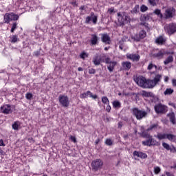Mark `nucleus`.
Wrapping results in <instances>:
<instances>
[{"instance_id":"obj_1","label":"nucleus","mask_w":176,"mask_h":176,"mask_svg":"<svg viewBox=\"0 0 176 176\" xmlns=\"http://www.w3.org/2000/svg\"><path fill=\"white\" fill-rule=\"evenodd\" d=\"M118 20L120 25H124V24H129L131 21L130 16L126 12H118Z\"/></svg>"},{"instance_id":"obj_2","label":"nucleus","mask_w":176,"mask_h":176,"mask_svg":"<svg viewBox=\"0 0 176 176\" xmlns=\"http://www.w3.org/2000/svg\"><path fill=\"white\" fill-rule=\"evenodd\" d=\"M16 20H19V15L14 14V13H6L4 15V22L9 24L10 21H16Z\"/></svg>"},{"instance_id":"obj_3","label":"nucleus","mask_w":176,"mask_h":176,"mask_svg":"<svg viewBox=\"0 0 176 176\" xmlns=\"http://www.w3.org/2000/svg\"><path fill=\"white\" fill-rule=\"evenodd\" d=\"M102 166H104V162L100 159L95 160L91 162L92 169L95 171L101 170V168H102Z\"/></svg>"},{"instance_id":"obj_4","label":"nucleus","mask_w":176,"mask_h":176,"mask_svg":"<svg viewBox=\"0 0 176 176\" xmlns=\"http://www.w3.org/2000/svg\"><path fill=\"white\" fill-rule=\"evenodd\" d=\"M154 109L156 113H166V112L168 111L167 106L162 104V103L155 104Z\"/></svg>"},{"instance_id":"obj_5","label":"nucleus","mask_w":176,"mask_h":176,"mask_svg":"<svg viewBox=\"0 0 176 176\" xmlns=\"http://www.w3.org/2000/svg\"><path fill=\"white\" fill-rule=\"evenodd\" d=\"M59 104L65 108H68V107H69V98L68 96L60 95L59 96Z\"/></svg>"},{"instance_id":"obj_6","label":"nucleus","mask_w":176,"mask_h":176,"mask_svg":"<svg viewBox=\"0 0 176 176\" xmlns=\"http://www.w3.org/2000/svg\"><path fill=\"white\" fill-rule=\"evenodd\" d=\"M133 113L138 120H141L142 118H145L146 116V113L144 111L139 110L137 108L133 109Z\"/></svg>"},{"instance_id":"obj_7","label":"nucleus","mask_w":176,"mask_h":176,"mask_svg":"<svg viewBox=\"0 0 176 176\" xmlns=\"http://www.w3.org/2000/svg\"><path fill=\"white\" fill-rule=\"evenodd\" d=\"M146 78L142 76H139L135 78V83H137V85H138V86H140V87L146 88Z\"/></svg>"},{"instance_id":"obj_8","label":"nucleus","mask_w":176,"mask_h":176,"mask_svg":"<svg viewBox=\"0 0 176 176\" xmlns=\"http://www.w3.org/2000/svg\"><path fill=\"white\" fill-rule=\"evenodd\" d=\"M104 63L106 64H109L107 65V69L109 71V72H113V69H115V67L116 66V62L111 61V58H107L104 60Z\"/></svg>"},{"instance_id":"obj_9","label":"nucleus","mask_w":176,"mask_h":176,"mask_svg":"<svg viewBox=\"0 0 176 176\" xmlns=\"http://www.w3.org/2000/svg\"><path fill=\"white\" fill-rule=\"evenodd\" d=\"M0 112L1 113H5L6 115H8L9 113H12V106L9 104H4L1 107Z\"/></svg>"},{"instance_id":"obj_10","label":"nucleus","mask_w":176,"mask_h":176,"mask_svg":"<svg viewBox=\"0 0 176 176\" xmlns=\"http://www.w3.org/2000/svg\"><path fill=\"white\" fill-rule=\"evenodd\" d=\"M142 144L146 146H151V145H156L157 142L152 138V136L148 137V140L142 142Z\"/></svg>"},{"instance_id":"obj_11","label":"nucleus","mask_w":176,"mask_h":176,"mask_svg":"<svg viewBox=\"0 0 176 176\" xmlns=\"http://www.w3.org/2000/svg\"><path fill=\"white\" fill-rule=\"evenodd\" d=\"M93 21L94 24H97V16L94 13L91 12V16H88L85 19V23L89 24L90 21Z\"/></svg>"},{"instance_id":"obj_12","label":"nucleus","mask_w":176,"mask_h":176,"mask_svg":"<svg viewBox=\"0 0 176 176\" xmlns=\"http://www.w3.org/2000/svg\"><path fill=\"white\" fill-rule=\"evenodd\" d=\"M80 98H87V97H91V98L96 100V98H97V95H93V93L88 91L87 92L82 94L80 96Z\"/></svg>"},{"instance_id":"obj_13","label":"nucleus","mask_w":176,"mask_h":176,"mask_svg":"<svg viewBox=\"0 0 176 176\" xmlns=\"http://www.w3.org/2000/svg\"><path fill=\"white\" fill-rule=\"evenodd\" d=\"M101 36L102 41L104 43H106L107 45H109V43H111V38H109V36H108V34H103L101 35Z\"/></svg>"},{"instance_id":"obj_14","label":"nucleus","mask_w":176,"mask_h":176,"mask_svg":"<svg viewBox=\"0 0 176 176\" xmlns=\"http://www.w3.org/2000/svg\"><path fill=\"white\" fill-rule=\"evenodd\" d=\"M168 29H166V31L168 32V34H174V32H176V25L175 24H171L167 26Z\"/></svg>"},{"instance_id":"obj_15","label":"nucleus","mask_w":176,"mask_h":176,"mask_svg":"<svg viewBox=\"0 0 176 176\" xmlns=\"http://www.w3.org/2000/svg\"><path fill=\"white\" fill-rule=\"evenodd\" d=\"M103 57H105V55H103L101 58L98 56H96L95 58H94V60H93L94 64L95 65H100V64H101V61L104 63V61Z\"/></svg>"},{"instance_id":"obj_16","label":"nucleus","mask_w":176,"mask_h":176,"mask_svg":"<svg viewBox=\"0 0 176 176\" xmlns=\"http://www.w3.org/2000/svg\"><path fill=\"white\" fill-rule=\"evenodd\" d=\"M133 156L140 157V159H146V157H148V155L146 153L140 151H134Z\"/></svg>"},{"instance_id":"obj_17","label":"nucleus","mask_w":176,"mask_h":176,"mask_svg":"<svg viewBox=\"0 0 176 176\" xmlns=\"http://www.w3.org/2000/svg\"><path fill=\"white\" fill-rule=\"evenodd\" d=\"M146 88L151 89L152 87H155L156 86V82H155V80H147L146 81Z\"/></svg>"},{"instance_id":"obj_18","label":"nucleus","mask_w":176,"mask_h":176,"mask_svg":"<svg viewBox=\"0 0 176 176\" xmlns=\"http://www.w3.org/2000/svg\"><path fill=\"white\" fill-rule=\"evenodd\" d=\"M127 58H129V60H133V61H138L140 60V56L137 54H127L126 55Z\"/></svg>"},{"instance_id":"obj_19","label":"nucleus","mask_w":176,"mask_h":176,"mask_svg":"<svg viewBox=\"0 0 176 176\" xmlns=\"http://www.w3.org/2000/svg\"><path fill=\"white\" fill-rule=\"evenodd\" d=\"M173 13H174V8H168L165 12V16L167 18L173 17Z\"/></svg>"},{"instance_id":"obj_20","label":"nucleus","mask_w":176,"mask_h":176,"mask_svg":"<svg viewBox=\"0 0 176 176\" xmlns=\"http://www.w3.org/2000/svg\"><path fill=\"white\" fill-rule=\"evenodd\" d=\"M166 139L169 141H171V142H176V135L171 134V133H167L166 134Z\"/></svg>"},{"instance_id":"obj_21","label":"nucleus","mask_w":176,"mask_h":176,"mask_svg":"<svg viewBox=\"0 0 176 176\" xmlns=\"http://www.w3.org/2000/svg\"><path fill=\"white\" fill-rule=\"evenodd\" d=\"M122 65L123 67V69H126V71H129V69L131 68V63L130 62H123L122 63Z\"/></svg>"},{"instance_id":"obj_22","label":"nucleus","mask_w":176,"mask_h":176,"mask_svg":"<svg viewBox=\"0 0 176 176\" xmlns=\"http://www.w3.org/2000/svg\"><path fill=\"white\" fill-rule=\"evenodd\" d=\"M168 116L170 118L171 123H173V124H175V114L174 112L168 113Z\"/></svg>"},{"instance_id":"obj_23","label":"nucleus","mask_w":176,"mask_h":176,"mask_svg":"<svg viewBox=\"0 0 176 176\" xmlns=\"http://www.w3.org/2000/svg\"><path fill=\"white\" fill-rule=\"evenodd\" d=\"M91 38V45H97V42H98V37L96 34H92Z\"/></svg>"},{"instance_id":"obj_24","label":"nucleus","mask_w":176,"mask_h":176,"mask_svg":"<svg viewBox=\"0 0 176 176\" xmlns=\"http://www.w3.org/2000/svg\"><path fill=\"white\" fill-rule=\"evenodd\" d=\"M165 54H166V52H164V50H161L158 53L154 54V56L157 58H163V56H164Z\"/></svg>"},{"instance_id":"obj_25","label":"nucleus","mask_w":176,"mask_h":176,"mask_svg":"<svg viewBox=\"0 0 176 176\" xmlns=\"http://www.w3.org/2000/svg\"><path fill=\"white\" fill-rule=\"evenodd\" d=\"M155 42L158 45H163L164 43V42H166V39H164V38H163V36H160L156 38Z\"/></svg>"},{"instance_id":"obj_26","label":"nucleus","mask_w":176,"mask_h":176,"mask_svg":"<svg viewBox=\"0 0 176 176\" xmlns=\"http://www.w3.org/2000/svg\"><path fill=\"white\" fill-rule=\"evenodd\" d=\"M146 36V32L144 30H142L139 33V38H136V41H140V39H144Z\"/></svg>"},{"instance_id":"obj_27","label":"nucleus","mask_w":176,"mask_h":176,"mask_svg":"<svg viewBox=\"0 0 176 176\" xmlns=\"http://www.w3.org/2000/svg\"><path fill=\"white\" fill-rule=\"evenodd\" d=\"M174 93V89L171 88H167L164 92V96H170V94H173Z\"/></svg>"},{"instance_id":"obj_28","label":"nucleus","mask_w":176,"mask_h":176,"mask_svg":"<svg viewBox=\"0 0 176 176\" xmlns=\"http://www.w3.org/2000/svg\"><path fill=\"white\" fill-rule=\"evenodd\" d=\"M157 138H158V140H166V138H167V134H166V133H158L157 135Z\"/></svg>"},{"instance_id":"obj_29","label":"nucleus","mask_w":176,"mask_h":176,"mask_svg":"<svg viewBox=\"0 0 176 176\" xmlns=\"http://www.w3.org/2000/svg\"><path fill=\"white\" fill-rule=\"evenodd\" d=\"M10 42H11V43H16V42H19V38L17 36L13 35L10 37Z\"/></svg>"},{"instance_id":"obj_30","label":"nucleus","mask_w":176,"mask_h":176,"mask_svg":"<svg viewBox=\"0 0 176 176\" xmlns=\"http://www.w3.org/2000/svg\"><path fill=\"white\" fill-rule=\"evenodd\" d=\"M173 56H169L164 61V64H165V65H167V64H170V63H173Z\"/></svg>"},{"instance_id":"obj_31","label":"nucleus","mask_w":176,"mask_h":176,"mask_svg":"<svg viewBox=\"0 0 176 176\" xmlns=\"http://www.w3.org/2000/svg\"><path fill=\"white\" fill-rule=\"evenodd\" d=\"M20 122H15L13 124H12V129L13 130H19V129H20Z\"/></svg>"},{"instance_id":"obj_32","label":"nucleus","mask_w":176,"mask_h":176,"mask_svg":"<svg viewBox=\"0 0 176 176\" xmlns=\"http://www.w3.org/2000/svg\"><path fill=\"white\" fill-rule=\"evenodd\" d=\"M160 79H162V74H157L155 76L153 80L157 85V83H159V82H160Z\"/></svg>"},{"instance_id":"obj_33","label":"nucleus","mask_w":176,"mask_h":176,"mask_svg":"<svg viewBox=\"0 0 176 176\" xmlns=\"http://www.w3.org/2000/svg\"><path fill=\"white\" fill-rule=\"evenodd\" d=\"M102 102L105 105H109V100L106 96L102 97Z\"/></svg>"},{"instance_id":"obj_34","label":"nucleus","mask_w":176,"mask_h":176,"mask_svg":"<svg viewBox=\"0 0 176 176\" xmlns=\"http://www.w3.org/2000/svg\"><path fill=\"white\" fill-rule=\"evenodd\" d=\"M113 107L114 108H120V102L115 100L113 102Z\"/></svg>"},{"instance_id":"obj_35","label":"nucleus","mask_w":176,"mask_h":176,"mask_svg":"<svg viewBox=\"0 0 176 176\" xmlns=\"http://www.w3.org/2000/svg\"><path fill=\"white\" fill-rule=\"evenodd\" d=\"M140 12V6L136 5L132 10V13H138Z\"/></svg>"},{"instance_id":"obj_36","label":"nucleus","mask_w":176,"mask_h":176,"mask_svg":"<svg viewBox=\"0 0 176 176\" xmlns=\"http://www.w3.org/2000/svg\"><path fill=\"white\" fill-rule=\"evenodd\" d=\"M153 68H155V69L157 68V66L152 64V63H149L147 69H148V71H151V69H153Z\"/></svg>"},{"instance_id":"obj_37","label":"nucleus","mask_w":176,"mask_h":176,"mask_svg":"<svg viewBox=\"0 0 176 176\" xmlns=\"http://www.w3.org/2000/svg\"><path fill=\"white\" fill-rule=\"evenodd\" d=\"M154 13L155 14H157L159 17L162 18L163 17V14H162V13L160 12V10L157 9L154 11Z\"/></svg>"},{"instance_id":"obj_38","label":"nucleus","mask_w":176,"mask_h":176,"mask_svg":"<svg viewBox=\"0 0 176 176\" xmlns=\"http://www.w3.org/2000/svg\"><path fill=\"white\" fill-rule=\"evenodd\" d=\"M105 144H106V145L111 146V145H112V144H113V142L112 141L111 139H107L105 141Z\"/></svg>"},{"instance_id":"obj_39","label":"nucleus","mask_w":176,"mask_h":176,"mask_svg":"<svg viewBox=\"0 0 176 176\" xmlns=\"http://www.w3.org/2000/svg\"><path fill=\"white\" fill-rule=\"evenodd\" d=\"M88 56L89 55L86 52H82L80 55V58H82L83 60H85V58H87V57H88Z\"/></svg>"},{"instance_id":"obj_40","label":"nucleus","mask_w":176,"mask_h":176,"mask_svg":"<svg viewBox=\"0 0 176 176\" xmlns=\"http://www.w3.org/2000/svg\"><path fill=\"white\" fill-rule=\"evenodd\" d=\"M160 171H161L160 167H159V166L154 167L155 174H159V173H160Z\"/></svg>"},{"instance_id":"obj_41","label":"nucleus","mask_w":176,"mask_h":176,"mask_svg":"<svg viewBox=\"0 0 176 176\" xmlns=\"http://www.w3.org/2000/svg\"><path fill=\"white\" fill-rule=\"evenodd\" d=\"M162 146H164L167 151H170V146L168 144L164 142L162 143Z\"/></svg>"},{"instance_id":"obj_42","label":"nucleus","mask_w":176,"mask_h":176,"mask_svg":"<svg viewBox=\"0 0 176 176\" xmlns=\"http://www.w3.org/2000/svg\"><path fill=\"white\" fill-rule=\"evenodd\" d=\"M140 10L141 12H146L148 10V7H146V6L142 5L140 7Z\"/></svg>"},{"instance_id":"obj_43","label":"nucleus","mask_w":176,"mask_h":176,"mask_svg":"<svg viewBox=\"0 0 176 176\" xmlns=\"http://www.w3.org/2000/svg\"><path fill=\"white\" fill-rule=\"evenodd\" d=\"M16 28H17V23H14L11 28V32H14V30H16Z\"/></svg>"},{"instance_id":"obj_44","label":"nucleus","mask_w":176,"mask_h":176,"mask_svg":"<svg viewBox=\"0 0 176 176\" xmlns=\"http://www.w3.org/2000/svg\"><path fill=\"white\" fill-rule=\"evenodd\" d=\"M25 97H26L27 100H31L32 98V94L28 93V94H26Z\"/></svg>"},{"instance_id":"obj_45","label":"nucleus","mask_w":176,"mask_h":176,"mask_svg":"<svg viewBox=\"0 0 176 176\" xmlns=\"http://www.w3.org/2000/svg\"><path fill=\"white\" fill-rule=\"evenodd\" d=\"M142 96H144V97H149V96H151V93H148L145 91H142Z\"/></svg>"},{"instance_id":"obj_46","label":"nucleus","mask_w":176,"mask_h":176,"mask_svg":"<svg viewBox=\"0 0 176 176\" xmlns=\"http://www.w3.org/2000/svg\"><path fill=\"white\" fill-rule=\"evenodd\" d=\"M156 127H157V125L154 124L151 125L147 130L149 131V130H153V129H156Z\"/></svg>"},{"instance_id":"obj_47","label":"nucleus","mask_w":176,"mask_h":176,"mask_svg":"<svg viewBox=\"0 0 176 176\" xmlns=\"http://www.w3.org/2000/svg\"><path fill=\"white\" fill-rule=\"evenodd\" d=\"M169 151H170V152H172L173 153H175L176 148L173 146H172L170 147Z\"/></svg>"},{"instance_id":"obj_48","label":"nucleus","mask_w":176,"mask_h":176,"mask_svg":"<svg viewBox=\"0 0 176 176\" xmlns=\"http://www.w3.org/2000/svg\"><path fill=\"white\" fill-rule=\"evenodd\" d=\"M148 2L152 6H156V2H155V0H148Z\"/></svg>"},{"instance_id":"obj_49","label":"nucleus","mask_w":176,"mask_h":176,"mask_svg":"<svg viewBox=\"0 0 176 176\" xmlns=\"http://www.w3.org/2000/svg\"><path fill=\"white\" fill-rule=\"evenodd\" d=\"M168 105H170V107H173V108H174L175 109H176V104H175V103L170 102L168 103Z\"/></svg>"},{"instance_id":"obj_50","label":"nucleus","mask_w":176,"mask_h":176,"mask_svg":"<svg viewBox=\"0 0 176 176\" xmlns=\"http://www.w3.org/2000/svg\"><path fill=\"white\" fill-rule=\"evenodd\" d=\"M107 106L106 107V111L107 112H111V105L109 104H107Z\"/></svg>"},{"instance_id":"obj_51","label":"nucleus","mask_w":176,"mask_h":176,"mask_svg":"<svg viewBox=\"0 0 176 176\" xmlns=\"http://www.w3.org/2000/svg\"><path fill=\"white\" fill-rule=\"evenodd\" d=\"M89 74H96V69H89Z\"/></svg>"},{"instance_id":"obj_52","label":"nucleus","mask_w":176,"mask_h":176,"mask_svg":"<svg viewBox=\"0 0 176 176\" xmlns=\"http://www.w3.org/2000/svg\"><path fill=\"white\" fill-rule=\"evenodd\" d=\"M70 140H71L73 142H76V138H75V136H70Z\"/></svg>"},{"instance_id":"obj_53","label":"nucleus","mask_w":176,"mask_h":176,"mask_svg":"<svg viewBox=\"0 0 176 176\" xmlns=\"http://www.w3.org/2000/svg\"><path fill=\"white\" fill-rule=\"evenodd\" d=\"M172 85H173V86L176 87V79L172 80Z\"/></svg>"},{"instance_id":"obj_54","label":"nucleus","mask_w":176,"mask_h":176,"mask_svg":"<svg viewBox=\"0 0 176 176\" xmlns=\"http://www.w3.org/2000/svg\"><path fill=\"white\" fill-rule=\"evenodd\" d=\"M0 146H5V144L3 143V140H0Z\"/></svg>"},{"instance_id":"obj_55","label":"nucleus","mask_w":176,"mask_h":176,"mask_svg":"<svg viewBox=\"0 0 176 176\" xmlns=\"http://www.w3.org/2000/svg\"><path fill=\"white\" fill-rule=\"evenodd\" d=\"M113 8H109V10H108V12H109V13H113Z\"/></svg>"},{"instance_id":"obj_56","label":"nucleus","mask_w":176,"mask_h":176,"mask_svg":"<svg viewBox=\"0 0 176 176\" xmlns=\"http://www.w3.org/2000/svg\"><path fill=\"white\" fill-rule=\"evenodd\" d=\"M168 76H164V82H168Z\"/></svg>"},{"instance_id":"obj_57","label":"nucleus","mask_w":176,"mask_h":176,"mask_svg":"<svg viewBox=\"0 0 176 176\" xmlns=\"http://www.w3.org/2000/svg\"><path fill=\"white\" fill-rule=\"evenodd\" d=\"M166 175H167V176H173V174L170 173L169 172H166Z\"/></svg>"},{"instance_id":"obj_58","label":"nucleus","mask_w":176,"mask_h":176,"mask_svg":"<svg viewBox=\"0 0 176 176\" xmlns=\"http://www.w3.org/2000/svg\"><path fill=\"white\" fill-rule=\"evenodd\" d=\"M98 142H100V139H97L96 141H95V144L97 145V144H98Z\"/></svg>"},{"instance_id":"obj_59","label":"nucleus","mask_w":176,"mask_h":176,"mask_svg":"<svg viewBox=\"0 0 176 176\" xmlns=\"http://www.w3.org/2000/svg\"><path fill=\"white\" fill-rule=\"evenodd\" d=\"M78 71H80H80H83V68H82V67H78Z\"/></svg>"},{"instance_id":"obj_60","label":"nucleus","mask_w":176,"mask_h":176,"mask_svg":"<svg viewBox=\"0 0 176 176\" xmlns=\"http://www.w3.org/2000/svg\"><path fill=\"white\" fill-rule=\"evenodd\" d=\"M0 155H3V151L2 149H0Z\"/></svg>"},{"instance_id":"obj_61","label":"nucleus","mask_w":176,"mask_h":176,"mask_svg":"<svg viewBox=\"0 0 176 176\" xmlns=\"http://www.w3.org/2000/svg\"><path fill=\"white\" fill-rule=\"evenodd\" d=\"M104 50H108V47H104Z\"/></svg>"},{"instance_id":"obj_62","label":"nucleus","mask_w":176,"mask_h":176,"mask_svg":"<svg viewBox=\"0 0 176 176\" xmlns=\"http://www.w3.org/2000/svg\"><path fill=\"white\" fill-rule=\"evenodd\" d=\"M73 5H76V3H73Z\"/></svg>"},{"instance_id":"obj_63","label":"nucleus","mask_w":176,"mask_h":176,"mask_svg":"<svg viewBox=\"0 0 176 176\" xmlns=\"http://www.w3.org/2000/svg\"><path fill=\"white\" fill-rule=\"evenodd\" d=\"M43 176H47V175H43Z\"/></svg>"},{"instance_id":"obj_64","label":"nucleus","mask_w":176,"mask_h":176,"mask_svg":"<svg viewBox=\"0 0 176 176\" xmlns=\"http://www.w3.org/2000/svg\"><path fill=\"white\" fill-rule=\"evenodd\" d=\"M80 9H83V7H81Z\"/></svg>"}]
</instances>
